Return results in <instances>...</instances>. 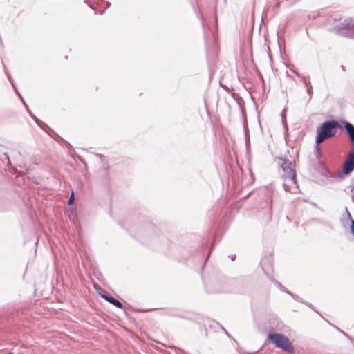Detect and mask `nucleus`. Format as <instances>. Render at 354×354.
I'll return each mask as SVG.
<instances>
[{
	"mask_svg": "<svg viewBox=\"0 0 354 354\" xmlns=\"http://www.w3.org/2000/svg\"><path fill=\"white\" fill-rule=\"evenodd\" d=\"M281 167L283 169V174L281 175L283 180V186L285 191L290 193H297L299 189L297 186L295 176L296 173L293 168L292 163L288 160H283Z\"/></svg>",
	"mask_w": 354,
	"mask_h": 354,
	"instance_id": "obj_1",
	"label": "nucleus"
},
{
	"mask_svg": "<svg viewBox=\"0 0 354 354\" xmlns=\"http://www.w3.org/2000/svg\"><path fill=\"white\" fill-rule=\"evenodd\" d=\"M339 124L337 121H326L322 124L321 130L316 138V145L318 147L325 140L334 136Z\"/></svg>",
	"mask_w": 354,
	"mask_h": 354,
	"instance_id": "obj_2",
	"label": "nucleus"
},
{
	"mask_svg": "<svg viewBox=\"0 0 354 354\" xmlns=\"http://www.w3.org/2000/svg\"><path fill=\"white\" fill-rule=\"evenodd\" d=\"M268 338L274 344V345L282 350L289 351L292 349V345L290 340L282 334L270 333Z\"/></svg>",
	"mask_w": 354,
	"mask_h": 354,
	"instance_id": "obj_3",
	"label": "nucleus"
},
{
	"mask_svg": "<svg viewBox=\"0 0 354 354\" xmlns=\"http://www.w3.org/2000/svg\"><path fill=\"white\" fill-rule=\"evenodd\" d=\"M337 26L333 30L335 33L348 37H354V24H341Z\"/></svg>",
	"mask_w": 354,
	"mask_h": 354,
	"instance_id": "obj_4",
	"label": "nucleus"
},
{
	"mask_svg": "<svg viewBox=\"0 0 354 354\" xmlns=\"http://www.w3.org/2000/svg\"><path fill=\"white\" fill-rule=\"evenodd\" d=\"M354 170V151L348 153L346 160H345L342 172L344 174H349Z\"/></svg>",
	"mask_w": 354,
	"mask_h": 354,
	"instance_id": "obj_5",
	"label": "nucleus"
},
{
	"mask_svg": "<svg viewBox=\"0 0 354 354\" xmlns=\"http://www.w3.org/2000/svg\"><path fill=\"white\" fill-rule=\"evenodd\" d=\"M344 127L351 142L354 144V126L348 122H344Z\"/></svg>",
	"mask_w": 354,
	"mask_h": 354,
	"instance_id": "obj_6",
	"label": "nucleus"
},
{
	"mask_svg": "<svg viewBox=\"0 0 354 354\" xmlns=\"http://www.w3.org/2000/svg\"><path fill=\"white\" fill-rule=\"evenodd\" d=\"M102 297L104 298L107 301H109V303L113 304L116 307H118L119 308H122V303L120 302L116 299H115L114 297H113L111 296L106 295H102Z\"/></svg>",
	"mask_w": 354,
	"mask_h": 354,
	"instance_id": "obj_7",
	"label": "nucleus"
},
{
	"mask_svg": "<svg viewBox=\"0 0 354 354\" xmlns=\"http://www.w3.org/2000/svg\"><path fill=\"white\" fill-rule=\"evenodd\" d=\"M301 80L303 81L304 84H305V86L306 87L308 94L309 95H311L313 93V88L310 85V82L307 81V79L306 77H301Z\"/></svg>",
	"mask_w": 354,
	"mask_h": 354,
	"instance_id": "obj_8",
	"label": "nucleus"
},
{
	"mask_svg": "<svg viewBox=\"0 0 354 354\" xmlns=\"http://www.w3.org/2000/svg\"><path fill=\"white\" fill-rule=\"evenodd\" d=\"M346 212H347V215H348V217L351 219V232L352 234L354 235V220L352 219L351 218V216L349 213V212L348 211V209H346Z\"/></svg>",
	"mask_w": 354,
	"mask_h": 354,
	"instance_id": "obj_9",
	"label": "nucleus"
},
{
	"mask_svg": "<svg viewBox=\"0 0 354 354\" xmlns=\"http://www.w3.org/2000/svg\"><path fill=\"white\" fill-rule=\"evenodd\" d=\"M74 202V193L72 192L70 198H68V205H72Z\"/></svg>",
	"mask_w": 354,
	"mask_h": 354,
	"instance_id": "obj_10",
	"label": "nucleus"
},
{
	"mask_svg": "<svg viewBox=\"0 0 354 354\" xmlns=\"http://www.w3.org/2000/svg\"><path fill=\"white\" fill-rule=\"evenodd\" d=\"M274 283L279 288L281 289L283 288V286L279 282L275 281Z\"/></svg>",
	"mask_w": 354,
	"mask_h": 354,
	"instance_id": "obj_11",
	"label": "nucleus"
},
{
	"mask_svg": "<svg viewBox=\"0 0 354 354\" xmlns=\"http://www.w3.org/2000/svg\"><path fill=\"white\" fill-rule=\"evenodd\" d=\"M32 118H33V120L38 124H39V120L35 116V115H31Z\"/></svg>",
	"mask_w": 354,
	"mask_h": 354,
	"instance_id": "obj_12",
	"label": "nucleus"
},
{
	"mask_svg": "<svg viewBox=\"0 0 354 354\" xmlns=\"http://www.w3.org/2000/svg\"><path fill=\"white\" fill-rule=\"evenodd\" d=\"M281 290L282 291H283V292H285L288 293V294H290V292H288V290H286L284 288V287H283V288H282Z\"/></svg>",
	"mask_w": 354,
	"mask_h": 354,
	"instance_id": "obj_13",
	"label": "nucleus"
},
{
	"mask_svg": "<svg viewBox=\"0 0 354 354\" xmlns=\"http://www.w3.org/2000/svg\"><path fill=\"white\" fill-rule=\"evenodd\" d=\"M340 68H341V70H342V71H346V70H345V67H344L343 65H342V66H340Z\"/></svg>",
	"mask_w": 354,
	"mask_h": 354,
	"instance_id": "obj_14",
	"label": "nucleus"
},
{
	"mask_svg": "<svg viewBox=\"0 0 354 354\" xmlns=\"http://www.w3.org/2000/svg\"><path fill=\"white\" fill-rule=\"evenodd\" d=\"M224 330H225V334H227V335L228 337H230V335L227 333V332L225 329H224Z\"/></svg>",
	"mask_w": 354,
	"mask_h": 354,
	"instance_id": "obj_15",
	"label": "nucleus"
},
{
	"mask_svg": "<svg viewBox=\"0 0 354 354\" xmlns=\"http://www.w3.org/2000/svg\"><path fill=\"white\" fill-rule=\"evenodd\" d=\"M21 100L23 102V103L25 104V102H24L23 98L20 96Z\"/></svg>",
	"mask_w": 354,
	"mask_h": 354,
	"instance_id": "obj_16",
	"label": "nucleus"
},
{
	"mask_svg": "<svg viewBox=\"0 0 354 354\" xmlns=\"http://www.w3.org/2000/svg\"><path fill=\"white\" fill-rule=\"evenodd\" d=\"M6 354H13L12 353H6Z\"/></svg>",
	"mask_w": 354,
	"mask_h": 354,
	"instance_id": "obj_17",
	"label": "nucleus"
}]
</instances>
